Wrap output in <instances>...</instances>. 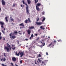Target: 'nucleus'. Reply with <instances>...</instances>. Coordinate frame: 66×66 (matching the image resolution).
<instances>
[{"mask_svg":"<svg viewBox=\"0 0 66 66\" xmlns=\"http://www.w3.org/2000/svg\"><path fill=\"white\" fill-rule=\"evenodd\" d=\"M22 2L23 3V4H25L26 5V13L28 15H29L30 14V13L29 12V9H28V5L27 4L25 3L24 2V1H22Z\"/></svg>","mask_w":66,"mask_h":66,"instance_id":"obj_1","label":"nucleus"},{"mask_svg":"<svg viewBox=\"0 0 66 66\" xmlns=\"http://www.w3.org/2000/svg\"><path fill=\"white\" fill-rule=\"evenodd\" d=\"M23 52L20 51L19 53H18V54H17V52H16L15 53V55H17V56H19V54L20 55H21L20 56V57H22V56L23 55Z\"/></svg>","mask_w":66,"mask_h":66,"instance_id":"obj_2","label":"nucleus"},{"mask_svg":"<svg viewBox=\"0 0 66 66\" xmlns=\"http://www.w3.org/2000/svg\"><path fill=\"white\" fill-rule=\"evenodd\" d=\"M7 47H8L6 46H5V48L7 52H10V50H11V47L10 45L9 46L7 45Z\"/></svg>","mask_w":66,"mask_h":66,"instance_id":"obj_3","label":"nucleus"},{"mask_svg":"<svg viewBox=\"0 0 66 66\" xmlns=\"http://www.w3.org/2000/svg\"><path fill=\"white\" fill-rule=\"evenodd\" d=\"M0 24H1V28H4L3 25H4V22H3L0 21Z\"/></svg>","mask_w":66,"mask_h":66,"instance_id":"obj_4","label":"nucleus"},{"mask_svg":"<svg viewBox=\"0 0 66 66\" xmlns=\"http://www.w3.org/2000/svg\"><path fill=\"white\" fill-rule=\"evenodd\" d=\"M36 23L37 24V25H38V26H40V25H41V24H43V23L42 22H36Z\"/></svg>","mask_w":66,"mask_h":66,"instance_id":"obj_5","label":"nucleus"},{"mask_svg":"<svg viewBox=\"0 0 66 66\" xmlns=\"http://www.w3.org/2000/svg\"><path fill=\"white\" fill-rule=\"evenodd\" d=\"M12 61L13 62H15V61H16V60H17V59L15 57H12Z\"/></svg>","mask_w":66,"mask_h":66,"instance_id":"obj_6","label":"nucleus"},{"mask_svg":"<svg viewBox=\"0 0 66 66\" xmlns=\"http://www.w3.org/2000/svg\"><path fill=\"white\" fill-rule=\"evenodd\" d=\"M6 61L5 58L4 57L1 59V61H3V62H5Z\"/></svg>","mask_w":66,"mask_h":66,"instance_id":"obj_7","label":"nucleus"},{"mask_svg":"<svg viewBox=\"0 0 66 66\" xmlns=\"http://www.w3.org/2000/svg\"><path fill=\"white\" fill-rule=\"evenodd\" d=\"M27 33H28V34H29V35H30V34L31 33V30H30V29H28L27 30Z\"/></svg>","mask_w":66,"mask_h":66,"instance_id":"obj_8","label":"nucleus"},{"mask_svg":"<svg viewBox=\"0 0 66 66\" xmlns=\"http://www.w3.org/2000/svg\"><path fill=\"white\" fill-rule=\"evenodd\" d=\"M2 5H5V2L4 1V0H2Z\"/></svg>","mask_w":66,"mask_h":66,"instance_id":"obj_9","label":"nucleus"},{"mask_svg":"<svg viewBox=\"0 0 66 66\" xmlns=\"http://www.w3.org/2000/svg\"><path fill=\"white\" fill-rule=\"evenodd\" d=\"M40 5H41V3H38L37 4L36 6L37 7H39V6H40Z\"/></svg>","mask_w":66,"mask_h":66,"instance_id":"obj_10","label":"nucleus"},{"mask_svg":"<svg viewBox=\"0 0 66 66\" xmlns=\"http://www.w3.org/2000/svg\"><path fill=\"white\" fill-rule=\"evenodd\" d=\"M19 26H22V27L24 28V26L23 23H21L20 24H19Z\"/></svg>","mask_w":66,"mask_h":66,"instance_id":"obj_11","label":"nucleus"},{"mask_svg":"<svg viewBox=\"0 0 66 66\" xmlns=\"http://www.w3.org/2000/svg\"><path fill=\"white\" fill-rule=\"evenodd\" d=\"M10 38H13V39H14L15 38H16V37L15 36H13L12 37H10Z\"/></svg>","mask_w":66,"mask_h":66,"instance_id":"obj_12","label":"nucleus"},{"mask_svg":"<svg viewBox=\"0 0 66 66\" xmlns=\"http://www.w3.org/2000/svg\"><path fill=\"white\" fill-rule=\"evenodd\" d=\"M36 10H37V11H40V9H39V7L36 6Z\"/></svg>","mask_w":66,"mask_h":66,"instance_id":"obj_13","label":"nucleus"},{"mask_svg":"<svg viewBox=\"0 0 66 66\" xmlns=\"http://www.w3.org/2000/svg\"><path fill=\"white\" fill-rule=\"evenodd\" d=\"M27 1L28 2V4H30L31 2V1H30V0H27Z\"/></svg>","mask_w":66,"mask_h":66,"instance_id":"obj_14","label":"nucleus"},{"mask_svg":"<svg viewBox=\"0 0 66 66\" xmlns=\"http://www.w3.org/2000/svg\"><path fill=\"white\" fill-rule=\"evenodd\" d=\"M54 43H55V44H56V41L55 40H54L53 41V47L54 46Z\"/></svg>","mask_w":66,"mask_h":66,"instance_id":"obj_15","label":"nucleus"},{"mask_svg":"<svg viewBox=\"0 0 66 66\" xmlns=\"http://www.w3.org/2000/svg\"><path fill=\"white\" fill-rule=\"evenodd\" d=\"M34 28V26H31V27H29V29L30 30H31V29H33Z\"/></svg>","mask_w":66,"mask_h":66,"instance_id":"obj_16","label":"nucleus"},{"mask_svg":"<svg viewBox=\"0 0 66 66\" xmlns=\"http://www.w3.org/2000/svg\"><path fill=\"white\" fill-rule=\"evenodd\" d=\"M10 18L11 21L14 22V19L12 17H10Z\"/></svg>","mask_w":66,"mask_h":66,"instance_id":"obj_17","label":"nucleus"},{"mask_svg":"<svg viewBox=\"0 0 66 66\" xmlns=\"http://www.w3.org/2000/svg\"><path fill=\"white\" fill-rule=\"evenodd\" d=\"M46 20V18H44L43 19V20H42V22H43L44 21H45Z\"/></svg>","mask_w":66,"mask_h":66,"instance_id":"obj_18","label":"nucleus"},{"mask_svg":"<svg viewBox=\"0 0 66 66\" xmlns=\"http://www.w3.org/2000/svg\"><path fill=\"white\" fill-rule=\"evenodd\" d=\"M14 34H18V32L17 31L15 30L14 31Z\"/></svg>","mask_w":66,"mask_h":66,"instance_id":"obj_19","label":"nucleus"},{"mask_svg":"<svg viewBox=\"0 0 66 66\" xmlns=\"http://www.w3.org/2000/svg\"><path fill=\"white\" fill-rule=\"evenodd\" d=\"M41 29H42V30H45V28H43V26H41L40 27Z\"/></svg>","mask_w":66,"mask_h":66,"instance_id":"obj_20","label":"nucleus"},{"mask_svg":"<svg viewBox=\"0 0 66 66\" xmlns=\"http://www.w3.org/2000/svg\"><path fill=\"white\" fill-rule=\"evenodd\" d=\"M51 45H52V42H51L50 44L48 45V47H49L51 46Z\"/></svg>","mask_w":66,"mask_h":66,"instance_id":"obj_21","label":"nucleus"},{"mask_svg":"<svg viewBox=\"0 0 66 66\" xmlns=\"http://www.w3.org/2000/svg\"><path fill=\"white\" fill-rule=\"evenodd\" d=\"M5 19L6 22H7V21H8V20H7V17H6L5 18Z\"/></svg>","mask_w":66,"mask_h":66,"instance_id":"obj_22","label":"nucleus"},{"mask_svg":"<svg viewBox=\"0 0 66 66\" xmlns=\"http://www.w3.org/2000/svg\"><path fill=\"white\" fill-rule=\"evenodd\" d=\"M42 42H44V40H42V41H40V42L41 44H43V43H42Z\"/></svg>","mask_w":66,"mask_h":66,"instance_id":"obj_23","label":"nucleus"},{"mask_svg":"<svg viewBox=\"0 0 66 66\" xmlns=\"http://www.w3.org/2000/svg\"><path fill=\"white\" fill-rule=\"evenodd\" d=\"M11 48L13 50H15V49H16V47H14V48H13V47H12Z\"/></svg>","mask_w":66,"mask_h":66,"instance_id":"obj_24","label":"nucleus"},{"mask_svg":"<svg viewBox=\"0 0 66 66\" xmlns=\"http://www.w3.org/2000/svg\"><path fill=\"white\" fill-rule=\"evenodd\" d=\"M28 20H26L25 21V22L26 23H28Z\"/></svg>","mask_w":66,"mask_h":66,"instance_id":"obj_25","label":"nucleus"},{"mask_svg":"<svg viewBox=\"0 0 66 66\" xmlns=\"http://www.w3.org/2000/svg\"><path fill=\"white\" fill-rule=\"evenodd\" d=\"M35 3L36 4V3H37V2H38V0H37V1L36 0H35Z\"/></svg>","mask_w":66,"mask_h":66,"instance_id":"obj_26","label":"nucleus"},{"mask_svg":"<svg viewBox=\"0 0 66 66\" xmlns=\"http://www.w3.org/2000/svg\"><path fill=\"white\" fill-rule=\"evenodd\" d=\"M39 37H38V38H37L36 39V40L37 41L38 40H39Z\"/></svg>","mask_w":66,"mask_h":66,"instance_id":"obj_27","label":"nucleus"},{"mask_svg":"<svg viewBox=\"0 0 66 66\" xmlns=\"http://www.w3.org/2000/svg\"><path fill=\"white\" fill-rule=\"evenodd\" d=\"M2 66H7L6 65H5L4 64H2Z\"/></svg>","mask_w":66,"mask_h":66,"instance_id":"obj_28","label":"nucleus"},{"mask_svg":"<svg viewBox=\"0 0 66 66\" xmlns=\"http://www.w3.org/2000/svg\"><path fill=\"white\" fill-rule=\"evenodd\" d=\"M2 32L3 33V34H5V31H3V30H2Z\"/></svg>","mask_w":66,"mask_h":66,"instance_id":"obj_29","label":"nucleus"},{"mask_svg":"<svg viewBox=\"0 0 66 66\" xmlns=\"http://www.w3.org/2000/svg\"><path fill=\"white\" fill-rule=\"evenodd\" d=\"M31 37H32L33 38V37H34V36L33 35V34H32Z\"/></svg>","mask_w":66,"mask_h":66,"instance_id":"obj_30","label":"nucleus"},{"mask_svg":"<svg viewBox=\"0 0 66 66\" xmlns=\"http://www.w3.org/2000/svg\"><path fill=\"white\" fill-rule=\"evenodd\" d=\"M59 42H62V40H57Z\"/></svg>","mask_w":66,"mask_h":66,"instance_id":"obj_31","label":"nucleus"},{"mask_svg":"<svg viewBox=\"0 0 66 66\" xmlns=\"http://www.w3.org/2000/svg\"><path fill=\"white\" fill-rule=\"evenodd\" d=\"M45 43H44V44L42 46V45H41V46L42 47H43V46H45Z\"/></svg>","mask_w":66,"mask_h":66,"instance_id":"obj_32","label":"nucleus"},{"mask_svg":"<svg viewBox=\"0 0 66 66\" xmlns=\"http://www.w3.org/2000/svg\"><path fill=\"white\" fill-rule=\"evenodd\" d=\"M42 14L43 15H44L45 14V12L44 11H43V12H42Z\"/></svg>","mask_w":66,"mask_h":66,"instance_id":"obj_33","label":"nucleus"},{"mask_svg":"<svg viewBox=\"0 0 66 66\" xmlns=\"http://www.w3.org/2000/svg\"><path fill=\"white\" fill-rule=\"evenodd\" d=\"M21 7H24V5H21Z\"/></svg>","mask_w":66,"mask_h":66,"instance_id":"obj_34","label":"nucleus"},{"mask_svg":"<svg viewBox=\"0 0 66 66\" xmlns=\"http://www.w3.org/2000/svg\"><path fill=\"white\" fill-rule=\"evenodd\" d=\"M41 55H40V54H39L38 55V56L39 57H41Z\"/></svg>","mask_w":66,"mask_h":66,"instance_id":"obj_35","label":"nucleus"},{"mask_svg":"<svg viewBox=\"0 0 66 66\" xmlns=\"http://www.w3.org/2000/svg\"><path fill=\"white\" fill-rule=\"evenodd\" d=\"M12 33H11L10 34V37H12Z\"/></svg>","mask_w":66,"mask_h":66,"instance_id":"obj_36","label":"nucleus"},{"mask_svg":"<svg viewBox=\"0 0 66 66\" xmlns=\"http://www.w3.org/2000/svg\"><path fill=\"white\" fill-rule=\"evenodd\" d=\"M28 20L29 22H31V21H30V18H28Z\"/></svg>","mask_w":66,"mask_h":66,"instance_id":"obj_37","label":"nucleus"},{"mask_svg":"<svg viewBox=\"0 0 66 66\" xmlns=\"http://www.w3.org/2000/svg\"><path fill=\"white\" fill-rule=\"evenodd\" d=\"M39 20V18H38L37 19V21H38V20Z\"/></svg>","mask_w":66,"mask_h":66,"instance_id":"obj_38","label":"nucleus"},{"mask_svg":"<svg viewBox=\"0 0 66 66\" xmlns=\"http://www.w3.org/2000/svg\"><path fill=\"white\" fill-rule=\"evenodd\" d=\"M38 60L39 61V62H41V60L39 59H38Z\"/></svg>","mask_w":66,"mask_h":66,"instance_id":"obj_39","label":"nucleus"},{"mask_svg":"<svg viewBox=\"0 0 66 66\" xmlns=\"http://www.w3.org/2000/svg\"><path fill=\"white\" fill-rule=\"evenodd\" d=\"M4 56H5V57H6V55H5V53H4Z\"/></svg>","mask_w":66,"mask_h":66,"instance_id":"obj_40","label":"nucleus"},{"mask_svg":"<svg viewBox=\"0 0 66 66\" xmlns=\"http://www.w3.org/2000/svg\"><path fill=\"white\" fill-rule=\"evenodd\" d=\"M42 64H45V62L44 61H42Z\"/></svg>","mask_w":66,"mask_h":66,"instance_id":"obj_41","label":"nucleus"},{"mask_svg":"<svg viewBox=\"0 0 66 66\" xmlns=\"http://www.w3.org/2000/svg\"><path fill=\"white\" fill-rule=\"evenodd\" d=\"M13 7H14L15 6V4H13Z\"/></svg>","mask_w":66,"mask_h":66,"instance_id":"obj_42","label":"nucleus"},{"mask_svg":"<svg viewBox=\"0 0 66 66\" xmlns=\"http://www.w3.org/2000/svg\"><path fill=\"white\" fill-rule=\"evenodd\" d=\"M46 55H48V52H47L46 53Z\"/></svg>","mask_w":66,"mask_h":66,"instance_id":"obj_43","label":"nucleus"},{"mask_svg":"<svg viewBox=\"0 0 66 66\" xmlns=\"http://www.w3.org/2000/svg\"><path fill=\"white\" fill-rule=\"evenodd\" d=\"M2 39V37L0 36V39L1 40Z\"/></svg>","mask_w":66,"mask_h":66,"instance_id":"obj_44","label":"nucleus"},{"mask_svg":"<svg viewBox=\"0 0 66 66\" xmlns=\"http://www.w3.org/2000/svg\"><path fill=\"white\" fill-rule=\"evenodd\" d=\"M38 35V34H35V36H37Z\"/></svg>","mask_w":66,"mask_h":66,"instance_id":"obj_45","label":"nucleus"},{"mask_svg":"<svg viewBox=\"0 0 66 66\" xmlns=\"http://www.w3.org/2000/svg\"><path fill=\"white\" fill-rule=\"evenodd\" d=\"M11 65L12 66H13V63H11Z\"/></svg>","mask_w":66,"mask_h":66,"instance_id":"obj_46","label":"nucleus"},{"mask_svg":"<svg viewBox=\"0 0 66 66\" xmlns=\"http://www.w3.org/2000/svg\"><path fill=\"white\" fill-rule=\"evenodd\" d=\"M22 28H24L23 27H20V29H22Z\"/></svg>","mask_w":66,"mask_h":66,"instance_id":"obj_47","label":"nucleus"},{"mask_svg":"<svg viewBox=\"0 0 66 66\" xmlns=\"http://www.w3.org/2000/svg\"><path fill=\"white\" fill-rule=\"evenodd\" d=\"M22 61H20V63H22Z\"/></svg>","mask_w":66,"mask_h":66,"instance_id":"obj_48","label":"nucleus"},{"mask_svg":"<svg viewBox=\"0 0 66 66\" xmlns=\"http://www.w3.org/2000/svg\"><path fill=\"white\" fill-rule=\"evenodd\" d=\"M5 28H4V31H5Z\"/></svg>","mask_w":66,"mask_h":66,"instance_id":"obj_49","label":"nucleus"},{"mask_svg":"<svg viewBox=\"0 0 66 66\" xmlns=\"http://www.w3.org/2000/svg\"><path fill=\"white\" fill-rule=\"evenodd\" d=\"M3 38V40H5V38Z\"/></svg>","mask_w":66,"mask_h":66,"instance_id":"obj_50","label":"nucleus"},{"mask_svg":"<svg viewBox=\"0 0 66 66\" xmlns=\"http://www.w3.org/2000/svg\"><path fill=\"white\" fill-rule=\"evenodd\" d=\"M32 37H30V39H31V38Z\"/></svg>","mask_w":66,"mask_h":66,"instance_id":"obj_51","label":"nucleus"},{"mask_svg":"<svg viewBox=\"0 0 66 66\" xmlns=\"http://www.w3.org/2000/svg\"><path fill=\"white\" fill-rule=\"evenodd\" d=\"M25 40H28V39H25Z\"/></svg>","mask_w":66,"mask_h":66,"instance_id":"obj_52","label":"nucleus"},{"mask_svg":"<svg viewBox=\"0 0 66 66\" xmlns=\"http://www.w3.org/2000/svg\"><path fill=\"white\" fill-rule=\"evenodd\" d=\"M19 34H20V35H21V34H22L21 33H19Z\"/></svg>","mask_w":66,"mask_h":66,"instance_id":"obj_53","label":"nucleus"},{"mask_svg":"<svg viewBox=\"0 0 66 66\" xmlns=\"http://www.w3.org/2000/svg\"><path fill=\"white\" fill-rule=\"evenodd\" d=\"M24 33H25L24 32H23V34H24Z\"/></svg>","mask_w":66,"mask_h":66,"instance_id":"obj_54","label":"nucleus"},{"mask_svg":"<svg viewBox=\"0 0 66 66\" xmlns=\"http://www.w3.org/2000/svg\"><path fill=\"white\" fill-rule=\"evenodd\" d=\"M1 32H0V36H1Z\"/></svg>","mask_w":66,"mask_h":66,"instance_id":"obj_55","label":"nucleus"},{"mask_svg":"<svg viewBox=\"0 0 66 66\" xmlns=\"http://www.w3.org/2000/svg\"><path fill=\"white\" fill-rule=\"evenodd\" d=\"M45 36H43V38H44V37H45Z\"/></svg>","mask_w":66,"mask_h":66,"instance_id":"obj_56","label":"nucleus"},{"mask_svg":"<svg viewBox=\"0 0 66 66\" xmlns=\"http://www.w3.org/2000/svg\"><path fill=\"white\" fill-rule=\"evenodd\" d=\"M13 46H15V45H12V47H13Z\"/></svg>","mask_w":66,"mask_h":66,"instance_id":"obj_57","label":"nucleus"},{"mask_svg":"<svg viewBox=\"0 0 66 66\" xmlns=\"http://www.w3.org/2000/svg\"><path fill=\"white\" fill-rule=\"evenodd\" d=\"M17 42H19V41L18 40H17L16 41Z\"/></svg>","mask_w":66,"mask_h":66,"instance_id":"obj_58","label":"nucleus"},{"mask_svg":"<svg viewBox=\"0 0 66 66\" xmlns=\"http://www.w3.org/2000/svg\"><path fill=\"white\" fill-rule=\"evenodd\" d=\"M19 42H18V44H19Z\"/></svg>","mask_w":66,"mask_h":66,"instance_id":"obj_59","label":"nucleus"},{"mask_svg":"<svg viewBox=\"0 0 66 66\" xmlns=\"http://www.w3.org/2000/svg\"><path fill=\"white\" fill-rule=\"evenodd\" d=\"M20 32H21V31H19L18 32V33H20Z\"/></svg>","mask_w":66,"mask_h":66,"instance_id":"obj_60","label":"nucleus"},{"mask_svg":"<svg viewBox=\"0 0 66 66\" xmlns=\"http://www.w3.org/2000/svg\"><path fill=\"white\" fill-rule=\"evenodd\" d=\"M21 44H20L19 45V46H21Z\"/></svg>","mask_w":66,"mask_h":66,"instance_id":"obj_61","label":"nucleus"},{"mask_svg":"<svg viewBox=\"0 0 66 66\" xmlns=\"http://www.w3.org/2000/svg\"><path fill=\"white\" fill-rule=\"evenodd\" d=\"M7 45H9V44H8V43H7Z\"/></svg>","mask_w":66,"mask_h":66,"instance_id":"obj_62","label":"nucleus"},{"mask_svg":"<svg viewBox=\"0 0 66 66\" xmlns=\"http://www.w3.org/2000/svg\"><path fill=\"white\" fill-rule=\"evenodd\" d=\"M35 64H37V63H36V62H35Z\"/></svg>","mask_w":66,"mask_h":66,"instance_id":"obj_63","label":"nucleus"},{"mask_svg":"<svg viewBox=\"0 0 66 66\" xmlns=\"http://www.w3.org/2000/svg\"><path fill=\"white\" fill-rule=\"evenodd\" d=\"M48 38H50V37L49 36L48 37Z\"/></svg>","mask_w":66,"mask_h":66,"instance_id":"obj_64","label":"nucleus"}]
</instances>
